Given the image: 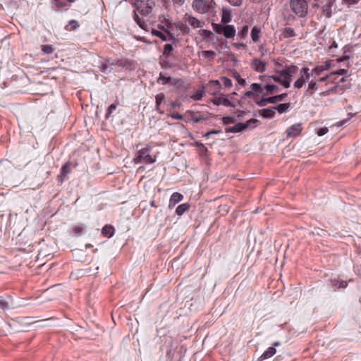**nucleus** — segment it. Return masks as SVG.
<instances>
[{
	"label": "nucleus",
	"instance_id": "obj_1",
	"mask_svg": "<svg viewBox=\"0 0 361 361\" xmlns=\"http://www.w3.org/2000/svg\"><path fill=\"white\" fill-rule=\"evenodd\" d=\"M135 7L134 20L143 30H147L148 24L143 17L150 14L155 6L154 0H132Z\"/></svg>",
	"mask_w": 361,
	"mask_h": 361
},
{
	"label": "nucleus",
	"instance_id": "obj_2",
	"mask_svg": "<svg viewBox=\"0 0 361 361\" xmlns=\"http://www.w3.org/2000/svg\"><path fill=\"white\" fill-rule=\"evenodd\" d=\"M192 8L200 14L214 16L216 13L214 0H193Z\"/></svg>",
	"mask_w": 361,
	"mask_h": 361
},
{
	"label": "nucleus",
	"instance_id": "obj_3",
	"mask_svg": "<svg viewBox=\"0 0 361 361\" xmlns=\"http://www.w3.org/2000/svg\"><path fill=\"white\" fill-rule=\"evenodd\" d=\"M151 147L147 145L145 147L139 149L133 159V162L135 164L140 163H145L147 164H152L156 161V157H152L150 155Z\"/></svg>",
	"mask_w": 361,
	"mask_h": 361
},
{
	"label": "nucleus",
	"instance_id": "obj_4",
	"mask_svg": "<svg viewBox=\"0 0 361 361\" xmlns=\"http://www.w3.org/2000/svg\"><path fill=\"white\" fill-rule=\"evenodd\" d=\"M259 123V121L255 118H251L247 121L245 123H238L235 124L234 126L226 128V133H239L243 130L249 128H255L257 126V123Z\"/></svg>",
	"mask_w": 361,
	"mask_h": 361
},
{
	"label": "nucleus",
	"instance_id": "obj_5",
	"mask_svg": "<svg viewBox=\"0 0 361 361\" xmlns=\"http://www.w3.org/2000/svg\"><path fill=\"white\" fill-rule=\"evenodd\" d=\"M290 7L292 11L298 16L303 17L307 13V3L305 0H291Z\"/></svg>",
	"mask_w": 361,
	"mask_h": 361
},
{
	"label": "nucleus",
	"instance_id": "obj_6",
	"mask_svg": "<svg viewBox=\"0 0 361 361\" xmlns=\"http://www.w3.org/2000/svg\"><path fill=\"white\" fill-rule=\"evenodd\" d=\"M214 30L217 33H222L226 38H232L235 35V29L233 25H220L217 24H214Z\"/></svg>",
	"mask_w": 361,
	"mask_h": 361
},
{
	"label": "nucleus",
	"instance_id": "obj_7",
	"mask_svg": "<svg viewBox=\"0 0 361 361\" xmlns=\"http://www.w3.org/2000/svg\"><path fill=\"white\" fill-rule=\"evenodd\" d=\"M267 63L259 59H253L251 61V67L257 72L262 73L265 71Z\"/></svg>",
	"mask_w": 361,
	"mask_h": 361
},
{
	"label": "nucleus",
	"instance_id": "obj_8",
	"mask_svg": "<svg viewBox=\"0 0 361 361\" xmlns=\"http://www.w3.org/2000/svg\"><path fill=\"white\" fill-rule=\"evenodd\" d=\"M302 131V127L300 123H295L289 127L286 133L287 137H295L300 134Z\"/></svg>",
	"mask_w": 361,
	"mask_h": 361
},
{
	"label": "nucleus",
	"instance_id": "obj_9",
	"mask_svg": "<svg viewBox=\"0 0 361 361\" xmlns=\"http://www.w3.org/2000/svg\"><path fill=\"white\" fill-rule=\"evenodd\" d=\"M185 23H188L190 26L195 28H202L204 26V23L199 20L197 18L192 16H185Z\"/></svg>",
	"mask_w": 361,
	"mask_h": 361
},
{
	"label": "nucleus",
	"instance_id": "obj_10",
	"mask_svg": "<svg viewBox=\"0 0 361 361\" xmlns=\"http://www.w3.org/2000/svg\"><path fill=\"white\" fill-rule=\"evenodd\" d=\"M212 103L216 106L224 105L225 106H231V102L226 98L223 97H216L212 100Z\"/></svg>",
	"mask_w": 361,
	"mask_h": 361
},
{
	"label": "nucleus",
	"instance_id": "obj_11",
	"mask_svg": "<svg viewBox=\"0 0 361 361\" xmlns=\"http://www.w3.org/2000/svg\"><path fill=\"white\" fill-rule=\"evenodd\" d=\"M276 73L283 79L282 85L286 88H288L290 85V82L288 78V73H286V68L281 71H277Z\"/></svg>",
	"mask_w": 361,
	"mask_h": 361
},
{
	"label": "nucleus",
	"instance_id": "obj_12",
	"mask_svg": "<svg viewBox=\"0 0 361 361\" xmlns=\"http://www.w3.org/2000/svg\"><path fill=\"white\" fill-rule=\"evenodd\" d=\"M183 198V196L179 192H173L169 200V207H174L176 204L180 202Z\"/></svg>",
	"mask_w": 361,
	"mask_h": 361
},
{
	"label": "nucleus",
	"instance_id": "obj_13",
	"mask_svg": "<svg viewBox=\"0 0 361 361\" xmlns=\"http://www.w3.org/2000/svg\"><path fill=\"white\" fill-rule=\"evenodd\" d=\"M231 20V11L229 8L224 7L222 8L221 22L228 23Z\"/></svg>",
	"mask_w": 361,
	"mask_h": 361
},
{
	"label": "nucleus",
	"instance_id": "obj_14",
	"mask_svg": "<svg viewBox=\"0 0 361 361\" xmlns=\"http://www.w3.org/2000/svg\"><path fill=\"white\" fill-rule=\"evenodd\" d=\"M276 350L274 347H269L263 354L259 357V360L262 361L265 359L269 358L275 355Z\"/></svg>",
	"mask_w": 361,
	"mask_h": 361
},
{
	"label": "nucleus",
	"instance_id": "obj_15",
	"mask_svg": "<svg viewBox=\"0 0 361 361\" xmlns=\"http://www.w3.org/2000/svg\"><path fill=\"white\" fill-rule=\"evenodd\" d=\"M261 29L257 26H254L251 30V37L254 42H257L260 38Z\"/></svg>",
	"mask_w": 361,
	"mask_h": 361
},
{
	"label": "nucleus",
	"instance_id": "obj_16",
	"mask_svg": "<svg viewBox=\"0 0 361 361\" xmlns=\"http://www.w3.org/2000/svg\"><path fill=\"white\" fill-rule=\"evenodd\" d=\"M281 32V35L283 38H290L295 36V32L291 27H284Z\"/></svg>",
	"mask_w": 361,
	"mask_h": 361
},
{
	"label": "nucleus",
	"instance_id": "obj_17",
	"mask_svg": "<svg viewBox=\"0 0 361 361\" xmlns=\"http://www.w3.org/2000/svg\"><path fill=\"white\" fill-rule=\"evenodd\" d=\"M70 172L69 170V165L68 164H65L61 169V173L58 176L59 180L62 183L64 180L65 176Z\"/></svg>",
	"mask_w": 361,
	"mask_h": 361
},
{
	"label": "nucleus",
	"instance_id": "obj_18",
	"mask_svg": "<svg viewBox=\"0 0 361 361\" xmlns=\"http://www.w3.org/2000/svg\"><path fill=\"white\" fill-rule=\"evenodd\" d=\"M102 234L108 238L111 237L114 235V228L112 226L110 225H106L102 228Z\"/></svg>",
	"mask_w": 361,
	"mask_h": 361
},
{
	"label": "nucleus",
	"instance_id": "obj_19",
	"mask_svg": "<svg viewBox=\"0 0 361 361\" xmlns=\"http://www.w3.org/2000/svg\"><path fill=\"white\" fill-rule=\"evenodd\" d=\"M187 114L190 115V120H192L194 123H199L201 121L207 120V118L204 116H196L195 114L192 111H188Z\"/></svg>",
	"mask_w": 361,
	"mask_h": 361
},
{
	"label": "nucleus",
	"instance_id": "obj_20",
	"mask_svg": "<svg viewBox=\"0 0 361 361\" xmlns=\"http://www.w3.org/2000/svg\"><path fill=\"white\" fill-rule=\"evenodd\" d=\"M287 96L286 93L281 94L271 97H267V101L270 104L276 103L278 101H282Z\"/></svg>",
	"mask_w": 361,
	"mask_h": 361
},
{
	"label": "nucleus",
	"instance_id": "obj_21",
	"mask_svg": "<svg viewBox=\"0 0 361 361\" xmlns=\"http://www.w3.org/2000/svg\"><path fill=\"white\" fill-rule=\"evenodd\" d=\"M190 208V205L188 203H184L178 205L176 209V214L178 216H181Z\"/></svg>",
	"mask_w": 361,
	"mask_h": 361
},
{
	"label": "nucleus",
	"instance_id": "obj_22",
	"mask_svg": "<svg viewBox=\"0 0 361 361\" xmlns=\"http://www.w3.org/2000/svg\"><path fill=\"white\" fill-rule=\"evenodd\" d=\"M201 55L204 59H209L210 61H213L214 59L215 56H216V53L214 51L205 50V51H202Z\"/></svg>",
	"mask_w": 361,
	"mask_h": 361
},
{
	"label": "nucleus",
	"instance_id": "obj_23",
	"mask_svg": "<svg viewBox=\"0 0 361 361\" xmlns=\"http://www.w3.org/2000/svg\"><path fill=\"white\" fill-rule=\"evenodd\" d=\"M275 112L270 109H264L261 110V116L264 118H271L274 116Z\"/></svg>",
	"mask_w": 361,
	"mask_h": 361
},
{
	"label": "nucleus",
	"instance_id": "obj_24",
	"mask_svg": "<svg viewBox=\"0 0 361 361\" xmlns=\"http://www.w3.org/2000/svg\"><path fill=\"white\" fill-rule=\"evenodd\" d=\"M156 109L159 113L162 114L163 112L159 110V106L161 103L164 100L165 96L163 93L158 94L156 97Z\"/></svg>",
	"mask_w": 361,
	"mask_h": 361
},
{
	"label": "nucleus",
	"instance_id": "obj_25",
	"mask_svg": "<svg viewBox=\"0 0 361 361\" xmlns=\"http://www.w3.org/2000/svg\"><path fill=\"white\" fill-rule=\"evenodd\" d=\"M317 89V82L312 80L309 82L308 84V88L307 90V92H309L310 94L312 96L313 95L314 91Z\"/></svg>",
	"mask_w": 361,
	"mask_h": 361
},
{
	"label": "nucleus",
	"instance_id": "obj_26",
	"mask_svg": "<svg viewBox=\"0 0 361 361\" xmlns=\"http://www.w3.org/2000/svg\"><path fill=\"white\" fill-rule=\"evenodd\" d=\"M41 49L44 54H51L55 51L54 46L49 44L42 45Z\"/></svg>",
	"mask_w": 361,
	"mask_h": 361
},
{
	"label": "nucleus",
	"instance_id": "obj_27",
	"mask_svg": "<svg viewBox=\"0 0 361 361\" xmlns=\"http://www.w3.org/2000/svg\"><path fill=\"white\" fill-rule=\"evenodd\" d=\"M250 87L251 91H252L255 94L256 93L263 94L264 87H262L261 85L258 83H252Z\"/></svg>",
	"mask_w": 361,
	"mask_h": 361
},
{
	"label": "nucleus",
	"instance_id": "obj_28",
	"mask_svg": "<svg viewBox=\"0 0 361 361\" xmlns=\"http://www.w3.org/2000/svg\"><path fill=\"white\" fill-rule=\"evenodd\" d=\"M298 68L295 66L291 65L286 67V73H288V78L290 81L291 80V77L293 74H295L297 71Z\"/></svg>",
	"mask_w": 361,
	"mask_h": 361
},
{
	"label": "nucleus",
	"instance_id": "obj_29",
	"mask_svg": "<svg viewBox=\"0 0 361 361\" xmlns=\"http://www.w3.org/2000/svg\"><path fill=\"white\" fill-rule=\"evenodd\" d=\"M248 30H249V27L248 25H244L240 30L238 31V35L241 38V39H245L247 36V34H248Z\"/></svg>",
	"mask_w": 361,
	"mask_h": 361
},
{
	"label": "nucleus",
	"instance_id": "obj_30",
	"mask_svg": "<svg viewBox=\"0 0 361 361\" xmlns=\"http://www.w3.org/2000/svg\"><path fill=\"white\" fill-rule=\"evenodd\" d=\"M289 108V104H280L274 107V109H276L279 113L285 112Z\"/></svg>",
	"mask_w": 361,
	"mask_h": 361
},
{
	"label": "nucleus",
	"instance_id": "obj_31",
	"mask_svg": "<svg viewBox=\"0 0 361 361\" xmlns=\"http://www.w3.org/2000/svg\"><path fill=\"white\" fill-rule=\"evenodd\" d=\"M301 75L305 78V79L309 80L310 78L312 75V71L310 73V69L307 67H304L300 71Z\"/></svg>",
	"mask_w": 361,
	"mask_h": 361
},
{
	"label": "nucleus",
	"instance_id": "obj_32",
	"mask_svg": "<svg viewBox=\"0 0 361 361\" xmlns=\"http://www.w3.org/2000/svg\"><path fill=\"white\" fill-rule=\"evenodd\" d=\"M305 78H304L303 76H300L294 83V87L295 88H298V89H300L301 88L303 85L305 84Z\"/></svg>",
	"mask_w": 361,
	"mask_h": 361
},
{
	"label": "nucleus",
	"instance_id": "obj_33",
	"mask_svg": "<svg viewBox=\"0 0 361 361\" xmlns=\"http://www.w3.org/2000/svg\"><path fill=\"white\" fill-rule=\"evenodd\" d=\"M204 94V90H198L195 92V93L191 97L194 100L198 101L202 99Z\"/></svg>",
	"mask_w": 361,
	"mask_h": 361
},
{
	"label": "nucleus",
	"instance_id": "obj_34",
	"mask_svg": "<svg viewBox=\"0 0 361 361\" xmlns=\"http://www.w3.org/2000/svg\"><path fill=\"white\" fill-rule=\"evenodd\" d=\"M171 80V77H166L164 75H163L162 74H160L158 80H157V82L159 83H161L162 85H166L167 84L170 80Z\"/></svg>",
	"mask_w": 361,
	"mask_h": 361
},
{
	"label": "nucleus",
	"instance_id": "obj_35",
	"mask_svg": "<svg viewBox=\"0 0 361 361\" xmlns=\"http://www.w3.org/2000/svg\"><path fill=\"white\" fill-rule=\"evenodd\" d=\"M173 50V47L170 44H166L164 46V51L163 54L165 56H169Z\"/></svg>",
	"mask_w": 361,
	"mask_h": 361
},
{
	"label": "nucleus",
	"instance_id": "obj_36",
	"mask_svg": "<svg viewBox=\"0 0 361 361\" xmlns=\"http://www.w3.org/2000/svg\"><path fill=\"white\" fill-rule=\"evenodd\" d=\"M128 64V60H116L115 62L111 63V66H118L125 67Z\"/></svg>",
	"mask_w": 361,
	"mask_h": 361
},
{
	"label": "nucleus",
	"instance_id": "obj_37",
	"mask_svg": "<svg viewBox=\"0 0 361 361\" xmlns=\"http://www.w3.org/2000/svg\"><path fill=\"white\" fill-rule=\"evenodd\" d=\"M79 26L78 23L75 20H71L66 27V30H75Z\"/></svg>",
	"mask_w": 361,
	"mask_h": 361
},
{
	"label": "nucleus",
	"instance_id": "obj_38",
	"mask_svg": "<svg viewBox=\"0 0 361 361\" xmlns=\"http://www.w3.org/2000/svg\"><path fill=\"white\" fill-rule=\"evenodd\" d=\"M152 33L157 37H159L163 41H166L168 39L167 36L159 30H153Z\"/></svg>",
	"mask_w": 361,
	"mask_h": 361
},
{
	"label": "nucleus",
	"instance_id": "obj_39",
	"mask_svg": "<svg viewBox=\"0 0 361 361\" xmlns=\"http://www.w3.org/2000/svg\"><path fill=\"white\" fill-rule=\"evenodd\" d=\"M0 308L3 310H7L9 308L8 302L4 300L2 297L0 296Z\"/></svg>",
	"mask_w": 361,
	"mask_h": 361
},
{
	"label": "nucleus",
	"instance_id": "obj_40",
	"mask_svg": "<svg viewBox=\"0 0 361 361\" xmlns=\"http://www.w3.org/2000/svg\"><path fill=\"white\" fill-rule=\"evenodd\" d=\"M221 81H222L224 85L225 86V87L230 88L232 87V85H233L232 81L229 78H228L226 77H222Z\"/></svg>",
	"mask_w": 361,
	"mask_h": 361
},
{
	"label": "nucleus",
	"instance_id": "obj_41",
	"mask_svg": "<svg viewBox=\"0 0 361 361\" xmlns=\"http://www.w3.org/2000/svg\"><path fill=\"white\" fill-rule=\"evenodd\" d=\"M222 122L225 125H228L229 123H233L235 122V118L233 116L223 117Z\"/></svg>",
	"mask_w": 361,
	"mask_h": 361
},
{
	"label": "nucleus",
	"instance_id": "obj_42",
	"mask_svg": "<svg viewBox=\"0 0 361 361\" xmlns=\"http://www.w3.org/2000/svg\"><path fill=\"white\" fill-rule=\"evenodd\" d=\"M116 109V104H111L106 111V113L105 115L106 118H108L111 116V114L115 111Z\"/></svg>",
	"mask_w": 361,
	"mask_h": 361
},
{
	"label": "nucleus",
	"instance_id": "obj_43",
	"mask_svg": "<svg viewBox=\"0 0 361 361\" xmlns=\"http://www.w3.org/2000/svg\"><path fill=\"white\" fill-rule=\"evenodd\" d=\"M233 77L238 82L239 85H244L245 84V79L242 78L239 73H238L237 72H235L233 73Z\"/></svg>",
	"mask_w": 361,
	"mask_h": 361
},
{
	"label": "nucleus",
	"instance_id": "obj_44",
	"mask_svg": "<svg viewBox=\"0 0 361 361\" xmlns=\"http://www.w3.org/2000/svg\"><path fill=\"white\" fill-rule=\"evenodd\" d=\"M264 89H265L267 92L272 93V92L276 91L278 90V87L275 85H269L268 84L264 87Z\"/></svg>",
	"mask_w": 361,
	"mask_h": 361
},
{
	"label": "nucleus",
	"instance_id": "obj_45",
	"mask_svg": "<svg viewBox=\"0 0 361 361\" xmlns=\"http://www.w3.org/2000/svg\"><path fill=\"white\" fill-rule=\"evenodd\" d=\"M171 1L174 8L176 9L182 6L184 4L185 0H171Z\"/></svg>",
	"mask_w": 361,
	"mask_h": 361
},
{
	"label": "nucleus",
	"instance_id": "obj_46",
	"mask_svg": "<svg viewBox=\"0 0 361 361\" xmlns=\"http://www.w3.org/2000/svg\"><path fill=\"white\" fill-rule=\"evenodd\" d=\"M100 71L104 73H108L111 71V68L108 64L105 63L100 66Z\"/></svg>",
	"mask_w": 361,
	"mask_h": 361
},
{
	"label": "nucleus",
	"instance_id": "obj_47",
	"mask_svg": "<svg viewBox=\"0 0 361 361\" xmlns=\"http://www.w3.org/2000/svg\"><path fill=\"white\" fill-rule=\"evenodd\" d=\"M267 99V98H262L259 101L255 100V102L259 106H264L269 103Z\"/></svg>",
	"mask_w": 361,
	"mask_h": 361
},
{
	"label": "nucleus",
	"instance_id": "obj_48",
	"mask_svg": "<svg viewBox=\"0 0 361 361\" xmlns=\"http://www.w3.org/2000/svg\"><path fill=\"white\" fill-rule=\"evenodd\" d=\"M328 128L326 127L321 128L317 131V135L319 136H322L325 135L328 132Z\"/></svg>",
	"mask_w": 361,
	"mask_h": 361
},
{
	"label": "nucleus",
	"instance_id": "obj_49",
	"mask_svg": "<svg viewBox=\"0 0 361 361\" xmlns=\"http://www.w3.org/2000/svg\"><path fill=\"white\" fill-rule=\"evenodd\" d=\"M271 79H273L275 82H277L282 85L283 79L277 75L269 76Z\"/></svg>",
	"mask_w": 361,
	"mask_h": 361
},
{
	"label": "nucleus",
	"instance_id": "obj_50",
	"mask_svg": "<svg viewBox=\"0 0 361 361\" xmlns=\"http://www.w3.org/2000/svg\"><path fill=\"white\" fill-rule=\"evenodd\" d=\"M228 1L234 6H239L242 4V0H228Z\"/></svg>",
	"mask_w": 361,
	"mask_h": 361
},
{
	"label": "nucleus",
	"instance_id": "obj_51",
	"mask_svg": "<svg viewBox=\"0 0 361 361\" xmlns=\"http://www.w3.org/2000/svg\"><path fill=\"white\" fill-rule=\"evenodd\" d=\"M324 68H323L321 66H317L316 68H314L312 71V74L313 73H315L316 75H319L323 71H324Z\"/></svg>",
	"mask_w": 361,
	"mask_h": 361
},
{
	"label": "nucleus",
	"instance_id": "obj_52",
	"mask_svg": "<svg viewBox=\"0 0 361 361\" xmlns=\"http://www.w3.org/2000/svg\"><path fill=\"white\" fill-rule=\"evenodd\" d=\"M170 116L171 118H173L174 119H178V120L183 119V116L178 113H172Z\"/></svg>",
	"mask_w": 361,
	"mask_h": 361
},
{
	"label": "nucleus",
	"instance_id": "obj_53",
	"mask_svg": "<svg viewBox=\"0 0 361 361\" xmlns=\"http://www.w3.org/2000/svg\"><path fill=\"white\" fill-rule=\"evenodd\" d=\"M251 96H255V94L252 91H247L242 96L243 99H245L247 97H250Z\"/></svg>",
	"mask_w": 361,
	"mask_h": 361
},
{
	"label": "nucleus",
	"instance_id": "obj_54",
	"mask_svg": "<svg viewBox=\"0 0 361 361\" xmlns=\"http://www.w3.org/2000/svg\"><path fill=\"white\" fill-rule=\"evenodd\" d=\"M55 4L58 8H62L66 6V3L61 0H54Z\"/></svg>",
	"mask_w": 361,
	"mask_h": 361
},
{
	"label": "nucleus",
	"instance_id": "obj_55",
	"mask_svg": "<svg viewBox=\"0 0 361 361\" xmlns=\"http://www.w3.org/2000/svg\"><path fill=\"white\" fill-rule=\"evenodd\" d=\"M210 82L215 85V87H216L215 89L216 91L219 90V89L221 87V83L219 80H211Z\"/></svg>",
	"mask_w": 361,
	"mask_h": 361
},
{
	"label": "nucleus",
	"instance_id": "obj_56",
	"mask_svg": "<svg viewBox=\"0 0 361 361\" xmlns=\"http://www.w3.org/2000/svg\"><path fill=\"white\" fill-rule=\"evenodd\" d=\"M343 1L348 6L350 5H353V4H355L359 1V0H343Z\"/></svg>",
	"mask_w": 361,
	"mask_h": 361
},
{
	"label": "nucleus",
	"instance_id": "obj_57",
	"mask_svg": "<svg viewBox=\"0 0 361 361\" xmlns=\"http://www.w3.org/2000/svg\"><path fill=\"white\" fill-rule=\"evenodd\" d=\"M219 132H220L219 130H211V131L207 132L205 134H204V137H209L210 135L217 134Z\"/></svg>",
	"mask_w": 361,
	"mask_h": 361
},
{
	"label": "nucleus",
	"instance_id": "obj_58",
	"mask_svg": "<svg viewBox=\"0 0 361 361\" xmlns=\"http://www.w3.org/2000/svg\"><path fill=\"white\" fill-rule=\"evenodd\" d=\"M73 231L76 234L80 235L81 233L82 228L79 226H76L74 228Z\"/></svg>",
	"mask_w": 361,
	"mask_h": 361
},
{
	"label": "nucleus",
	"instance_id": "obj_59",
	"mask_svg": "<svg viewBox=\"0 0 361 361\" xmlns=\"http://www.w3.org/2000/svg\"><path fill=\"white\" fill-rule=\"evenodd\" d=\"M337 43L335 41H334L332 44L329 46V51H331L333 48H337Z\"/></svg>",
	"mask_w": 361,
	"mask_h": 361
},
{
	"label": "nucleus",
	"instance_id": "obj_60",
	"mask_svg": "<svg viewBox=\"0 0 361 361\" xmlns=\"http://www.w3.org/2000/svg\"><path fill=\"white\" fill-rule=\"evenodd\" d=\"M329 93V91H324V92H322L321 93H319V96L320 97H325V96H327Z\"/></svg>",
	"mask_w": 361,
	"mask_h": 361
},
{
	"label": "nucleus",
	"instance_id": "obj_61",
	"mask_svg": "<svg viewBox=\"0 0 361 361\" xmlns=\"http://www.w3.org/2000/svg\"><path fill=\"white\" fill-rule=\"evenodd\" d=\"M347 282L346 281H341L339 283L340 288H345L347 286Z\"/></svg>",
	"mask_w": 361,
	"mask_h": 361
},
{
	"label": "nucleus",
	"instance_id": "obj_62",
	"mask_svg": "<svg viewBox=\"0 0 361 361\" xmlns=\"http://www.w3.org/2000/svg\"><path fill=\"white\" fill-rule=\"evenodd\" d=\"M326 78H327V76L321 78H319V80L320 81H324L326 79Z\"/></svg>",
	"mask_w": 361,
	"mask_h": 361
},
{
	"label": "nucleus",
	"instance_id": "obj_63",
	"mask_svg": "<svg viewBox=\"0 0 361 361\" xmlns=\"http://www.w3.org/2000/svg\"><path fill=\"white\" fill-rule=\"evenodd\" d=\"M279 344H280V343H279V342H275V343H274V346H273V347H274V346H278V345H279Z\"/></svg>",
	"mask_w": 361,
	"mask_h": 361
},
{
	"label": "nucleus",
	"instance_id": "obj_64",
	"mask_svg": "<svg viewBox=\"0 0 361 361\" xmlns=\"http://www.w3.org/2000/svg\"><path fill=\"white\" fill-rule=\"evenodd\" d=\"M341 71L342 72V73H347V71L345 70V69H341Z\"/></svg>",
	"mask_w": 361,
	"mask_h": 361
}]
</instances>
